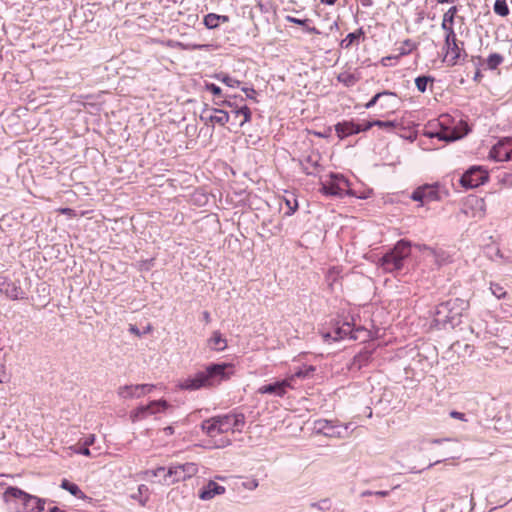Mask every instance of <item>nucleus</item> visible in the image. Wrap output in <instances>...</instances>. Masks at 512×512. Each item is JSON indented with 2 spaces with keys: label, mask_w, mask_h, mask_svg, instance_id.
<instances>
[{
  "label": "nucleus",
  "mask_w": 512,
  "mask_h": 512,
  "mask_svg": "<svg viewBox=\"0 0 512 512\" xmlns=\"http://www.w3.org/2000/svg\"><path fill=\"white\" fill-rule=\"evenodd\" d=\"M228 368H231V365L227 363L210 364L204 370L181 380L178 387L182 390L194 391L217 386L229 378Z\"/></svg>",
  "instance_id": "f257e3e1"
},
{
  "label": "nucleus",
  "mask_w": 512,
  "mask_h": 512,
  "mask_svg": "<svg viewBox=\"0 0 512 512\" xmlns=\"http://www.w3.org/2000/svg\"><path fill=\"white\" fill-rule=\"evenodd\" d=\"M468 303L460 298L449 299L440 303L434 312V323L439 328H446L448 325L454 327L460 323L462 312L467 308Z\"/></svg>",
  "instance_id": "f03ea898"
},
{
  "label": "nucleus",
  "mask_w": 512,
  "mask_h": 512,
  "mask_svg": "<svg viewBox=\"0 0 512 512\" xmlns=\"http://www.w3.org/2000/svg\"><path fill=\"white\" fill-rule=\"evenodd\" d=\"M6 503L14 505L16 512H40L44 509L45 500L28 494L18 487H8L3 493Z\"/></svg>",
  "instance_id": "7ed1b4c3"
},
{
  "label": "nucleus",
  "mask_w": 512,
  "mask_h": 512,
  "mask_svg": "<svg viewBox=\"0 0 512 512\" xmlns=\"http://www.w3.org/2000/svg\"><path fill=\"white\" fill-rule=\"evenodd\" d=\"M411 242L401 239L395 246L379 259V266L388 273H395L403 269L404 261L411 254Z\"/></svg>",
  "instance_id": "20e7f679"
},
{
  "label": "nucleus",
  "mask_w": 512,
  "mask_h": 512,
  "mask_svg": "<svg viewBox=\"0 0 512 512\" xmlns=\"http://www.w3.org/2000/svg\"><path fill=\"white\" fill-rule=\"evenodd\" d=\"M198 473V466L193 462H186L183 464H171L167 467V472L164 474L163 479L158 482L161 485L170 486L180 481H185L192 478Z\"/></svg>",
  "instance_id": "39448f33"
},
{
  "label": "nucleus",
  "mask_w": 512,
  "mask_h": 512,
  "mask_svg": "<svg viewBox=\"0 0 512 512\" xmlns=\"http://www.w3.org/2000/svg\"><path fill=\"white\" fill-rule=\"evenodd\" d=\"M349 182L341 174L330 173L329 179L321 182L320 191L328 196L342 198L348 193Z\"/></svg>",
  "instance_id": "423d86ee"
},
{
  "label": "nucleus",
  "mask_w": 512,
  "mask_h": 512,
  "mask_svg": "<svg viewBox=\"0 0 512 512\" xmlns=\"http://www.w3.org/2000/svg\"><path fill=\"white\" fill-rule=\"evenodd\" d=\"M488 172L481 166L470 167L460 178V184L466 189L476 188L488 181Z\"/></svg>",
  "instance_id": "0eeeda50"
},
{
  "label": "nucleus",
  "mask_w": 512,
  "mask_h": 512,
  "mask_svg": "<svg viewBox=\"0 0 512 512\" xmlns=\"http://www.w3.org/2000/svg\"><path fill=\"white\" fill-rule=\"evenodd\" d=\"M442 49L445 52L443 61H447L448 66H455L458 63L462 52H465L459 47L455 32L451 31L445 35ZM464 54L466 55V53Z\"/></svg>",
  "instance_id": "6e6552de"
},
{
  "label": "nucleus",
  "mask_w": 512,
  "mask_h": 512,
  "mask_svg": "<svg viewBox=\"0 0 512 512\" xmlns=\"http://www.w3.org/2000/svg\"><path fill=\"white\" fill-rule=\"evenodd\" d=\"M220 427L224 433L242 431L245 425V416L242 413L231 412L225 415L217 416Z\"/></svg>",
  "instance_id": "1a4fd4ad"
},
{
  "label": "nucleus",
  "mask_w": 512,
  "mask_h": 512,
  "mask_svg": "<svg viewBox=\"0 0 512 512\" xmlns=\"http://www.w3.org/2000/svg\"><path fill=\"white\" fill-rule=\"evenodd\" d=\"M289 389H294L293 378L286 377L282 380L262 385L258 388V393L283 397Z\"/></svg>",
  "instance_id": "9d476101"
},
{
  "label": "nucleus",
  "mask_w": 512,
  "mask_h": 512,
  "mask_svg": "<svg viewBox=\"0 0 512 512\" xmlns=\"http://www.w3.org/2000/svg\"><path fill=\"white\" fill-rule=\"evenodd\" d=\"M411 198L422 205L440 200L438 184L424 185L413 191Z\"/></svg>",
  "instance_id": "9b49d317"
},
{
  "label": "nucleus",
  "mask_w": 512,
  "mask_h": 512,
  "mask_svg": "<svg viewBox=\"0 0 512 512\" xmlns=\"http://www.w3.org/2000/svg\"><path fill=\"white\" fill-rule=\"evenodd\" d=\"M0 292L11 300L25 298V292L18 282L10 280L6 276H0Z\"/></svg>",
  "instance_id": "f8f14e48"
},
{
  "label": "nucleus",
  "mask_w": 512,
  "mask_h": 512,
  "mask_svg": "<svg viewBox=\"0 0 512 512\" xmlns=\"http://www.w3.org/2000/svg\"><path fill=\"white\" fill-rule=\"evenodd\" d=\"M490 157L496 161L512 160V138L499 141L490 151Z\"/></svg>",
  "instance_id": "ddd939ff"
},
{
  "label": "nucleus",
  "mask_w": 512,
  "mask_h": 512,
  "mask_svg": "<svg viewBox=\"0 0 512 512\" xmlns=\"http://www.w3.org/2000/svg\"><path fill=\"white\" fill-rule=\"evenodd\" d=\"M325 340L332 339L334 341L350 338L357 339V336L354 334L351 324L348 322H344L341 326H337L333 333H325L323 334Z\"/></svg>",
  "instance_id": "4468645a"
},
{
  "label": "nucleus",
  "mask_w": 512,
  "mask_h": 512,
  "mask_svg": "<svg viewBox=\"0 0 512 512\" xmlns=\"http://www.w3.org/2000/svg\"><path fill=\"white\" fill-rule=\"evenodd\" d=\"M225 491L226 489L224 486H221L214 481H209L208 484L200 491L199 498L204 501L210 500L216 495L224 494Z\"/></svg>",
  "instance_id": "2eb2a0df"
},
{
  "label": "nucleus",
  "mask_w": 512,
  "mask_h": 512,
  "mask_svg": "<svg viewBox=\"0 0 512 512\" xmlns=\"http://www.w3.org/2000/svg\"><path fill=\"white\" fill-rule=\"evenodd\" d=\"M335 131L339 138H345L350 135L358 134L359 127L357 126V123L344 121L335 125Z\"/></svg>",
  "instance_id": "dca6fc26"
},
{
  "label": "nucleus",
  "mask_w": 512,
  "mask_h": 512,
  "mask_svg": "<svg viewBox=\"0 0 512 512\" xmlns=\"http://www.w3.org/2000/svg\"><path fill=\"white\" fill-rule=\"evenodd\" d=\"M201 428L209 437H216L224 433L222 427H220L217 416L204 420L201 424Z\"/></svg>",
  "instance_id": "f3484780"
},
{
  "label": "nucleus",
  "mask_w": 512,
  "mask_h": 512,
  "mask_svg": "<svg viewBox=\"0 0 512 512\" xmlns=\"http://www.w3.org/2000/svg\"><path fill=\"white\" fill-rule=\"evenodd\" d=\"M143 387L137 385H124L119 387L118 395L123 399L140 398L143 396Z\"/></svg>",
  "instance_id": "a211bd4d"
},
{
  "label": "nucleus",
  "mask_w": 512,
  "mask_h": 512,
  "mask_svg": "<svg viewBox=\"0 0 512 512\" xmlns=\"http://www.w3.org/2000/svg\"><path fill=\"white\" fill-rule=\"evenodd\" d=\"M457 12V6H452L444 13L441 28L445 31V35L449 33V31L455 32L453 29V23Z\"/></svg>",
  "instance_id": "6ab92c4d"
},
{
  "label": "nucleus",
  "mask_w": 512,
  "mask_h": 512,
  "mask_svg": "<svg viewBox=\"0 0 512 512\" xmlns=\"http://www.w3.org/2000/svg\"><path fill=\"white\" fill-rule=\"evenodd\" d=\"M208 345L210 349L221 352L227 348V340L222 337L219 331H214L208 340Z\"/></svg>",
  "instance_id": "aec40b11"
},
{
  "label": "nucleus",
  "mask_w": 512,
  "mask_h": 512,
  "mask_svg": "<svg viewBox=\"0 0 512 512\" xmlns=\"http://www.w3.org/2000/svg\"><path fill=\"white\" fill-rule=\"evenodd\" d=\"M144 408H147V413L149 415L160 413L169 407V404L166 400H154L151 401L147 405H143Z\"/></svg>",
  "instance_id": "412c9836"
},
{
  "label": "nucleus",
  "mask_w": 512,
  "mask_h": 512,
  "mask_svg": "<svg viewBox=\"0 0 512 512\" xmlns=\"http://www.w3.org/2000/svg\"><path fill=\"white\" fill-rule=\"evenodd\" d=\"M315 427L319 433L328 437L333 436V430L337 428L333 421L330 420H319L316 422Z\"/></svg>",
  "instance_id": "4be33fe9"
},
{
  "label": "nucleus",
  "mask_w": 512,
  "mask_h": 512,
  "mask_svg": "<svg viewBox=\"0 0 512 512\" xmlns=\"http://www.w3.org/2000/svg\"><path fill=\"white\" fill-rule=\"evenodd\" d=\"M314 372H315V367L305 366V367L299 369L298 371H296L295 373L291 374L287 378H293V384H294V388H295L297 379L309 378L314 374Z\"/></svg>",
  "instance_id": "5701e85b"
},
{
  "label": "nucleus",
  "mask_w": 512,
  "mask_h": 512,
  "mask_svg": "<svg viewBox=\"0 0 512 512\" xmlns=\"http://www.w3.org/2000/svg\"><path fill=\"white\" fill-rule=\"evenodd\" d=\"M214 114L208 117V120L212 123H217L219 125H225L229 121L228 112L221 109H213Z\"/></svg>",
  "instance_id": "b1692460"
},
{
  "label": "nucleus",
  "mask_w": 512,
  "mask_h": 512,
  "mask_svg": "<svg viewBox=\"0 0 512 512\" xmlns=\"http://www.w3.org/2000/svg\"><path fill=\"white\" fill-rule=\"evenodd\" d=\"M60 486H61V488L69 491L73 496H75L77 498L85 497L84 493L80 490L78 485H76L75 483H72L66 479L62 480Z\"/></svg>",
  "instance_id": "393cba45"
},
{
  "label": "nucleus",
  "mask_w": 512,
  "mask_h": 512,
  "mask_svg": "<svg viewBox=\"0 0 512 512\" xmlns=\"http://www.w3.org/2000/svg\"><path fill=\"white\" fill-rule=\"evenodd\" d=\"M429 256L433 258L434 262L438 266L443 265L448 259V255L445 251L435 248L429 249Z\"/></svg>",
  "instance_id": "a878e982"
},
{
  "label": "nucleus",
  "mask_w": 512,
  "mask_h": 512,
  "mask_svg": "<svg viewBox=\"0 0 512 512\" xmlns=\"http://www.w3.org/2000/svg\"><path fill=\"white\" fill-rule=\"evenodd\" d=\"M459 137L457 132L450 131L449 129L441 128L437 131V138L442 141L451 142L457 140Z\"/></svg>",
  "instance_id": "bb28decb"
},
{
  "label": "nucleus",
  "mask_w": 512,
  "mask_h": 512,
  "mask_svg": "<svg viewBox=\"0 0 512 512\" xmlns=\"http://www.w3.org/2000/svg\"><path fill=\"white\" fill-rule=\"evenodd\" d=\"M364 34L362 28H359L357 31L349 33L342 41H341V47L342 48H349L353 42L357 39H359Z\"/></svg>",
  "instance_id": "cd10ccee"
},
{
  "label": "nucleus",
  "mask_w": 512,
  "mask_h": 512,
  "mask_svg": "<svg viewBox=\"0 0 512 512\" xmlns=\"http://www.w3.org/2000/svg\"><path fill=\"white\" fill-rule=\"evenodd\" d=\"M337 79L347 87L354 86L358 81V77L349 72L340 73Z\"/></svg>",
  "instance_id": "c85d7f7f"
},
{
  "label": "nucleus",
  "mask_w": 512,
  "mask_h": 512,
  "mask_svg": "<svg viewBox=\"0 0 512 512\" xmlns=\"http://www.w3.org/2000/svg\"><path fill=\"white\" fill-rule=\"evenodd\" d=\"M370 357L371 354L368 351L359 353L356 356H354L352 366L357 369H361L362 366L369 361Z\"/></svg>",
  "instance_id": "c756f323"
},
{
  "label": "nucleus",
  "mask_w": 512,
  "mask_h": 512,
  "mask_svg": "<svg viewBox=\"0 0 512 512\" xmlns=\"http://www.w3.org/2000/svg\"><path fill=\"white\" fill-rule=\"evenodd\" d=\"M310 508L312 509H316L318 511H321V512H327L331 509L332 507V502L329 498H324V499H321L317 502H312L310 503Z\"/></svg>",
  "instance_id": "7c9ffc66"
},
{
  "label": "nucleus",
  "mask_w": 512,
  "mask_h": 512,
  "mask_svg": "<svg viewBox=\"0 0 512 512\" xmlns=\"http://www.w3.org/2000/svg\"><path fill=\"white\" fill-rule=\"evenodd\" d=\"M203 23L206 28L215 29L220 25L219 15L215 13H209L205 15Z\"/></svg>",
  "instance_id": "2f4dec72"
},
{
  "label": "nucleus",
  "mask_w": 512,
  "mask_h": 512,
  "mask_svg": "<svg viewBox=\"0 0 512 512\" xmlns=\"http://www.w3.org/2000/svg\"><path fill=\"white\" fill-rule=\"evenodd\" d=\"M433 82H434V78L431 76H418L415 79V85H416L417 89L419 90V92H421V93H424L426 91L428 83L432 84Z\"/></svg>",
  "instance_id": "473e14b6"
},
{
  "label": "nucleus",
  "mask_w": 512,
  "mask_h": 512,
  "mask_svg": "<svg viewBox=\"0 0 512 512\" xmlns=\"http://www.w3.org/2000/svg\"><path fill=\"white\" fill-rule=\"evenodd\" d=\"M215 79L221 81L222 83L226 84L228 87H238L240 85V81L237 80V79H234L232 77H230L229 75L227 74H224V73H219V74H216L215 76Z\"/></svg>",
  "instance_id": "72a5a7b5"
},
{
  "label": "nucleus",
  "mask_w": 512,
  "mask_h": 512,
  "mask_svg": "<svg viewBox=\"0 0 512 512\" xmlns=\"http://www.w3.org/2000/svg\"><path fill=\"white\" fill-rule=\"evenodd\" d=\"M396 95L392 92H389V91H383V92H379L377 94H375L366 104H365V108L366 109H370L372 107H374L376 105V103L378 102V100H380L381 98L383 97H395Z\"/></svg>",
  "instance_id": "f704fd0d"
},
{
  "label": "nucleus",
  "mask_w": 512,
  "mask_h": 512,
  "mask_svg": "<svg viewBox=\"0 0 512 512\" xmlns=\"http://www.w3.org/2000/svg\"><path fill=\"white\" fill-rule=\"evenodd\" d=\"M493 9L496 14L502 17H505L509 14V8L507 6L506 0H495Z\"/></svg>",
  "instance_id": "c9c22d12"
},
{
  "label": "nucleus",
  "mask_w": 512,
  "mask_h": 512,
  "mask_svg": "<svg viewBox=\"0 0 512 512\" xmlns=\"http://www.w3.org/2000/svg\"><path fill=\"white\" fill-rule=\"evenodd\" d=\"M503 62V57L498 53H492L487 58V68L490 70L496 69Z\"/></svg>",
  "instance_id": "e433bc0d"
},
{
  "label": "nucleus",
  "mask_w": 512,
  "mask_h": 512,
  "mask_svg": "<svg viewBox=\"0 0 512 512\" xmlns=\"http://www.w3.org/2000/svg\"><path fill=\"white\" fill-rule=\"evenodd\" d=\"M167 472V468L166 467H163V466H160V467H157L156 469H152V470H146L143 472V475L145 476V478L147 479H150L152 477H156V478H159L160 479H163L164 477V474Z\"/></svg>",
  "instance_id": "4c0bfd02"
},
{
  "label": "nucleus",
  "mask_w": 512,
  "mask_h": 512,
  "mask_svg": "<svg viewBox=\"0 0 512 512\" xmlns=\"http://www.w3.org/2000/svg\"><path fill=\"white\" fill-rule=\"evenodd\" d=\"M146 417H148L147 408H144L143 405L137 407L130 413V418L132 422L143 420Z\"/></svg>",
  "instance_id": "58836bf2"
},
{
  "label": "nucleus",
  "mask_w": 512,
  "mask_h": 512,
  "mask_svg": "<svg viewBox=\"0 0 512 512\" xmlns=\"http://www.w3.org/2000/svg\"><path fill=\"white\" fill-rule=\"evenodd\" d=\"M414 49H416V44L411 39H406L399 48V55L403 56L410 54Z\"/></svg>",
  "instance_id": "ea45409f"
},
{
  "label": "nucleus",
  "mask_w": 512,
  "mask_h": 512,
  "mask_svg": "<svg viewBox=\"0 0 512 512\" xmlns=\"http://www.w3.org/2000/svg\"><path fill=\"white\" fill-rule=\"evenodd\" d=\"M236 116H243V120L240 122V126H243L246 122L251 120V111L247 106H243L234 111Z\"/></svg>",
  "instance_id": "a19ab883"
},
{
  "label": "nucleus",
  "mask_w": 512,
  "mask_h": 512,
  "mask_svg": "<svg viewBox=\"0 0 512 512\" xmlns=\"http://www.w3.org/2000/svg\"><path fill=\"white\" fill-rule=\"evenodd\" d=\"M75 452L78 454L88 456V457H96V456L100 455V452L97 449L94 448L91 450V449H89V447L84 446L83 444L78 449H75Z\"/></svg>",
  "instance_id": "79ce46f5"
},
{
  "label": "nucleus",
  "mask_w": 512,
  "mask_h": 512,
  "mask_svg": "<svg viewBox=\"0 0 512 512\" xmlns=\"http://www.w3.org/2000/svg\"><path fill=\"white\" fill-rule=\"evenodd\" d=\"M490 290L492 294L498 299L504 298L506 295V291L504 290V288L497 283H491Z\"/></svg>",
  "instance_id": "37998d69"
},
{
  "label": "nucleus",
  "mask_w": 512,
  "mask_h": 512,
  "mask_svg": "<svg viewBox=\"0 0 512 512\" xmlns=\"http://www.w3.org/2000/svg\"><path fill=\"white\" fill-rule=\"evenodd\" d=\"M373 124H375V126H377L379 128H384V129H388V130H392L393 128H395L398 125V123L395 121H382V120H373Z\"/></svg>",
  "instance_id": "c03bdc74"
},
{
  "label": "nucleus",
  "mask_w": 512,
  "mask_h": 512,
  "mask_svg": "<svg viewBox=\"0 0 512 512\" xmlns=\"http://www.w3.org/2000/svg\"><path fill=\"white\" fill-rule=\"evenodd\" d=\"M336 427H339V428H336V429L333 430V436L332 437H338V438L345 437L346 434H347L349 425L348 424H341V425H336Z\"/></svg>",
  "instance_id": "a18cd8bd"
},
{
  "label": "nucleus",
  "mask_w": 512,
  "mask_h": 512,
  "mask_svg": "<svg viewBox=\"0 0 512 512\" xmlns=\"http://www.w3.org/2000/svg\"><path fill=\"white\" fill-rule=\"evenodd\" d=\"M205 89L209 92H211L214 96H221L222 94V90L219 86H217L216 84L214 83H206L205 84Z\"/></svg>",
  "instance_id": "49530a36"
},
{
  "label": "nucleus",
  "mask_w": 512,
  "mask_h": 512,
  "mask_svg": "<svg viewBox=\"0 0 512 512\" xmlns=\"http://www.w3.org/2000/svg\"><path fill=\"white\" fill-rule=\"evenodd\" d=\"M338 275H339L338 269L336 267H333L328 270L326 277H327L328 281H336Z\"/></svg>",
  "instance_id": "de8ad7c7"
},
{
  "label": "nucleus",
  "mask_w": 512,
  "mask_h": 512,
  "mask_svg": "<svg viewBox=\"0 0 512 512\" xmlns=\"http://www.w3.org/2000/svg\"><path fill=\"white\" fill-rule=\"evenodd\" d=\"M357 126L359 127V133H360L362 131H367V130L371 129L372 127L375 126V124H373V121H366L362 124L357 123Z\"/></svg>",
  "instance_id": "09e8293b"
},
{
  "label": "nucleus",
  "mask_w": 512,
  "mask_h": 512,
  "mask_svg": "<svg viewBox=\"0 0 512 512\" xmlns=\"http://www.w3.org/2000/svg\"><path fill=\"white\" fill-rule=\"evenodd\" d=\"M95 440H96L95 435H94V434H89L87 437H85V438L83 439L82 444H83L84 446L89 447V446H92V445L94 444Z\"/></svg>",
  "instance_id": "8fccbe9b"
},
{
  "label": "nucleus",
  "mask_w": 512,
  "mask_h": 512,
  "mask_svg": "<svg viewBox=\"0 0 512 512\" xmlns=\"http://www.w3.org/2000/svg\"><path fill=\"white\" fill-rule=\"evenodd\" d=\"M243 486L248 490H254L258 487V481L255 479L243 482Z\"/></svg>",
  "instance_id": "3c124183"
},
{
  "label": "nucleus",
  "mask_w": 512,
  "mask_h": 512,
  "mask_svg": "<svg viewBox=\"0 0 512 512\" xmlns=\"http://www.w3.org/2000/svg\"><path fill=\"white\" fill-rule=\"evenodd\" d=\"M450 416L452 418H455V419H458V420H461V421H467L466 415L464 413H462V412L451 411L450 412Z\"/></svg>",
  "instance_id": "603ef678"
},
{
  "label": "nucleus",
  "mask_w": 512,
  "mask_h": 512,
  "mask_svg": "<svg viewBox=\"0 0 512 512\" xmlns=\"http://www.w3.org/2000/svg\"><path fill=\"white\" fill-rule=\"evenodd\" d=\"M287 20L300 26H304L308 22V19H298L291 16H288Z\"/></svg>",
  "instance_id": "864d4df0"
},
{
  "label": "nucleus",
  "mask_w": 512,
  "mask_h": 512,
  "mask_svg": "<svg viewBox=\"0 0 512 512\" xmlns=\"http://www.w3.org/2000/svg\"><path fill=\"white\" fill-rule=\"evenodd\" d=\"M242 90L246 94L247 98H249V99H254L255 98V95H256L255 89L244 87V88H242Z\"/></svg>",
  "instance_id": "5fc2aeb1"
},
{
  "label": "nucleus",
  "mask_w": 512,
  "mask_h": 512,
  "mask_svg": "<svg viewBox=\"0 0 512 512\" xmlns=\"http://www.w3.org/2000/svg\"><path fill=\"white\" fill-rule=\"evenodd\" d=\"M140 387H143V396L150 393L154 388H155V385L153 384H139Z\"/></svg>",
  "instance_id": "6e6d98bb"
},
{
  "label": "nucleus",
  "mask_w": 512,
  "mask_h": 512,
  "mask_svg": "<svg viewBox=\"0 0 512 512\" xmlns=\"http://www.w3.org/2000/svg\"><path fill=\"white\" fill-rule=\"evenodd\" d=\"M7 379V372L5 369V366L3 364H0V383L5 382Z\"/></svg>",
  "instance_id": "4d7b16f0"
},
{
  "label": "nucleus",
  "mask_w": 512,
  "mask_h": 512,
  "mask_svg": "<svg viewBox=\"0 0 512 512\" xmlns=\"http://www.w3.org/2000/svg\"><path fill=\"white\" fill-rule=\"evenodd\" d=\"M424 136L428 138H437V131L426 128L423 133Z\"/></svg>",
  "instance_id": "13d9d810"
},
{
  "label": "nucleus",
  "mask_w": 512,
  "mask_h": 512,
  "mask_svg": "<svg viewBox=\"0 0 512 512\" xmlns=\"http://www.w3.org/2000/svg\"><path fill=\"white\" fill-rule=\"evenodd\" d=\"M129 332L140 337L142 335V333L140 332V330L138 329V327L136 325H133L131 324L129 326Z\"/></svg>",
  "instance_id": "bf43d9fd"
},
{
  "label": "nucleus",
  "mask_w": 512,
  "mask_h": 512,
  "mask_svg": "<svg viewBox=\"0 0 512 512\" xmlns=\"http://www.w3.org/2000/svg\"><path fill=\"white\" fill-rule=\"evenodd\" d=\"M415 247L419 251H426L427 252V256H429V249H433L432 247H428L427 245H424V244H417V245H415Z\"/></svg>",
  "instance_id": "052dcab7"
},
{
  "label": "nucleus",
  "mask_w": 512,
  "mask_h": 512,
  "mask_svg": "<svg viewBox=\"0 0 512 512\" xmlns=\"http://www.w3.org/2000/svg\"><path fill=\"white\" fill-rule=\"evenodd\" d=\"M149 491L148 487L145 485V484H140L138 486V494L139 495H142V494H147Z\"/></svg>",
  "instance_id": "680f3d73"
},
{
  "label": "nucleus",
  "mask_w": 512,
  "mask_h": 512,
  "mask_svg": "<svg viewBox=\"0 0 512 512\" xmlns=\"http://www.w3.org/2000/svg\"><path fill=\"white\" fill-rule=\"evenodd\" d=\"M202 318H203V321L206 323V324H209L210 321H211V317H210V313L208 311H204L202 313Z\"/></svg>",
  "instance_id": "e2e57ef3"
},
{
  "label": "nucleus",
  "mask_w": 512,
  "mask_h": 512,
  "mask_svg": "<svg viewBox=\"0 0 512 512\" xmlns=\"http://www.w3.org/2000/svg\"><path fill=\"white\" fill-rule=\"evenodd\" d=\"M307 163L311 164V166L314 168V170L316 169L317 167V160H313V157L312 156H309L307 158Z\"/></svg>",
  "instance_id": "0e129e2a"
},
{
  "label": "nucleus",
  "mask_w": 512,
  "mask_h": 512,
  "mask_svg": "<svg viewBox=\"0 0 512 512\" xmlns=\"http://www.w3.org/2000/svg\"><path fill=\"white\" fill-rule=\"evenodd\" d=\"M361 4L364 7H371L373 5V1L372 0H361Z\"/></svg>",
  "instance_id": "69168bd1"
},
{
  "label": "nucleus",
  "mask_w": 512,
  "mask_h": 512,
  "mask_svg": "<svg viewBox=\"0 0 512 512\" xmlns=\"http://www.w3.org/2000/svg\"><path fill=\"white\" fill-rule=\"evenodd\" d=\"M481 78H482V74H481L480 70L478 69V70L476 71V73H475L474 77H473V80H474V81H478V82H479V81L481 80Z\"/></svg>",
  "instance_id": "338daca9"
},
{
  "label": "nucleus",
  "mask_w": 512,
  "mask_h": 512,
  "mask_svg": "<svg viewBox=\"0 0 512 512\" xmlns=\"http://www.w3.org/2000/svg\"><path fill=\"white\" fill-rule=\"evenodd\" d=\"M220 23H227L229 22V17L227 15H219Z\"/></svg>",
  "instance_id": "774afa93"
}]
</instances>
